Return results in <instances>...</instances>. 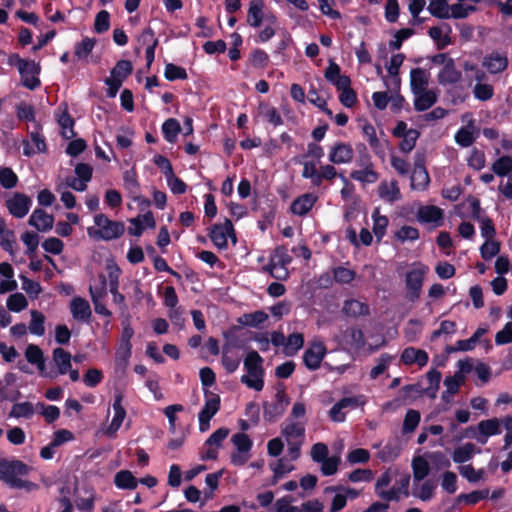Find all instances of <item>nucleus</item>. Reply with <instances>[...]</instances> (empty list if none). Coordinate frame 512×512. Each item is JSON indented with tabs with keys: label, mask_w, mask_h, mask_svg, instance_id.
Masks as SVG:
<instances>
[{
	"label": "nucleus",
	"mask_w": 512,
	"mask_h": 512,
	"mask_svg": "<svg viewBox=\"0 0 512 512\" xmlns=\"http://www.w3.org/2000/svg\"><path fill=\"white\" fill-rule=\"evenodd\" d=\"M29 472V467L21 460H0V480L10 488L33 491L38 488L36 483L21 479Z\"/></svg>",
	"instance_id": "f257e3e1"
},
{
	"label": "nucleus",
	"mask_w": 512,
	"mask_h": 512,
	"mask_svg": "<svg viewBox=\"0 0 512 512\" xmlns=\"http://www.w3.org/2000/svg\"><path fill=\"white\" fill-rule=\"evenodd\" d=\"M324 77L340 92L339 101L343 106L347 108L355 106L357 94L351 87V79L349 76L341 74L340 66L333 59L329 60V65L324 71Z\"/></svg>",
	"instance_id": "f03ea898"
},
{
	"label": "nucleus",
	"mask_w": 512,
	"mask_h": 512,
	"mask_svg": "<svg viewBox=\"0 0 512 512\" xmlns=\"http://www.w3.org/2000/svg\"><path fill=\"white\" fill-rule=\"evenodd\" d=\"M94 223L97 226L88 227L87 234L97 241H111L120 238L125 232V225L122 221L111 220L103 213L94 216Z\"/></svg>",
	"instance_id": "7ed1b4c3"
},
{
	"label": "nucleus",
	"mask_w": 512,
	"mask_h": 512,
	"mask_svg": "<svg viewBox=\"0 0 512 512\" xmlns=\"http://www.w3.org/2000/svg\"><path fill=\"white\" fill-rule=\"evenodd\" d=\"M428 270L429 268L426 265L422 263H417L411 270L406 272L405 297L408 301L414 303L420 298L425 275L427 274Z\"/></svg>",
	"instance_id": "20e7f679"
},
{
	"label": "nucleus",
	"mask_w": 512,
	"mask_h": 512,
	"mask_svg": "<svg viewBox=\"0 0 512 512\" xmlns=\"http://www.w3.org/2000/svg\"><path fill=\"white\" fill-rule=\"evenodd\" d=\"M290 399L286 394L285 386L279 384L276 388L274 400L272 402L265 401L263 403V417L269 423L275 422L286 411Z\"/></svg>",
	"instance_id": "39448f33"
},
{
	"label": "nucleus",
	"mask_w": 512,
	"mask_h": 512,
	"mask_svg": "<svg viewBox=\"0 0 512 512\" xmlns=\"http://www.w3.org/2000/svg\"><path fill=\"white\" fill-rule=\"evenodd\" d=\"M430 176L425 167V157L417 153L414 160V168L411 174V188L424 191L428 188Z\"/></svg>",
	"instance_id": "423d86ee"
},
{
	"label": "nucleus",
	"mask_w": 512,
	"mask_h": 512,
	"mask_svg": "<svg viewBox=\"0 0 512 512\" xmlns=\"http://www.w3.org/2000/svg\"><path fill=\"white\" fill-rule=\"evenodd\" d=\"M42 126L39 122H35L34 129L29 133L31 142L36 147L33 149L28 140H23V155L32 157L36 153H46L47 145L45 137L41 134Z\"/></svg>",
	"instance_id": "0eeeda50"
},
{
	"label": "nucleus",
	"mask_w": 512,
	"mask_h": 512,
	"mask_svg": "<svg viewBox=\"0 0 512 512\" xmlns=\"http://www.w3.org/2000/svg\"><path fill=\"white\" fill-rule=\"evenodd\" d=\"M326 353L327 349L323 342H314L303 354L304 365L311 371L319 369Z\"/></svg>",
	"instance_id": "6e6552de"
},
{
	"label": "nucleus",
	"mask_w": 512,
	"mask_h": 512,
	"mask_svg": "<svg viewBox=\"0 0 512 512\" xmlns=\"http://www.w3.org/2000/svg\"><path fill=\"white\" fill-rule=\"evenodd\" d=\"M354 150L349 143L336 142L329 151L328 159L335 165L347 164L352 161Z\"/></svg>",
	"instance_id": "1a4fd4ad"
},
{
	"label": "nucleus",
	"mask_w": 512,
	"mask_h": 512,
	"mask_svg": "<svg viewBox=\"0 0 512 512\" xmlns=\"http://www.w3.org/2000/svg\"><path fill=\"white\" fill-rule=\"evenodd\" d=\"M31 205V198L19 192L15 193L14 196L6 202V206L10 214L16 218L25 217L28 214Z\"/></svg>",
	"instance_id": "9d476101"
},
{
	"label": "nucleus",
	"mask_w": 512,
	"mask_h": 512,
	"mask_svg": "<svg viewBox=\"0 0 512 512\" xmlns=\"http://www.w3.org/2000/svg\"><path fill=\"white\" fill-rule=\"evenodd\" d=\"M40 65L35 63L33 60H27V65L23 68V70L18 71L21 75L22 85L29 89L35 90L41 85L40 79L37 75L40 73Z\"/></svg>",
	"instance_id": "9b49d317"
},
{
	"label": "nucleus",
	"mask_w": 512,
	"mask_h": 512,
	"mask_svg": "<svg viewBox=\"0 0 512 512\" xmlns=\"http://www.w3.org/2000/svg\"><path fill=\"white\" fill-rule=\"evenodd\" d=\"M123 401V394L122 393H116L114 396L113 401V410H114V416L112 418V421L110 425L108 426L106 430V435L108 437H113L116 432L120 429L125 417H126V410L122 405Z\"/></svg>",
	"instance_id": "f8f14e48"
},
{
	"label": "nucleus",
	"mask_w": 512,
	"mask_h": 512,
	"mask_svg": "<svg viewBox=\"0 0 512 512\" xmlns=\"http://www.w3.org/2000/svg\"><path fill=\"white\" fill-rule=\"evenodd\" d=\"M509 61L505 53L493 51L483 58L482 65L490 74L502 73L508 67Z\"/></svg>",
	"instance_id": "ddd939ff"
},
{
	"label": "nucleus",
	"mask_w": 512,
	"mask_h": 512,
	"mask_svg": "<svg viewBox=\"0 0 512 512\" xmlns=\"http://www.w3.org/2000/svg\"><path fill=\"white\" fill-rule=\"evenodd\" d=\"M461 78L462 72L456 68L453 58L449 59L437 75V81L442 86L456 84L461 80Z\"/></svg>",
	"instance_id": "4468645a"
},
{
	"label": "nucleus",
	"mask_w": 512,
	"mask_h": 512,
	"mask_svg": "<svg viewBox=\"0 0 512 512\" xmlns=\"http://www.w3.org/2000/svg\"><path fill=\"white\" fill-rule=\"evenodd\" d=\"M28 223L40 232H47L53 228L54 216L41 208H36L31 214Z\"/></svg>",
	"instance_id": "2eb2a0df"
},
{
	"label": "nucleus",
	"mask_w": 512,
	"mask_h": 512,
	"mask_svg": "<svg viewBox=\"0 0 512 512\" xmlns=\"http://www.w3.org/2000/svg\"><path fill=\"white\" fill-rule=\"evenodd\" d=\"M318 197L312 193H305L293 200L290 210L298 216H306L317 202Z\"/></svg>",
	"instance_id": "dca6fc26"
},
{
	"label": "nucleus",
	"mask_w": 512,
	"mask_h": 512,
	"mask_svg": "<svg viewBox=\"0 0 512 512\" xmlns=\"http://www.w3.org/2000/svg\"><path fill=\"white\" fill-rule=\"evenodd\" d=\"M417 220L420 223H434L435 226H441L443 210L434 205L421 206L417 211Z\"/></svg>",
	"instance_id": "f3484780"
},
{
	"label": "nucleus",
	"mask_w": 512,
	"mask_h": 512,
	"mask_svg": "<svg viewBox=\"0 0 512 512\" xmlns=\"http://www.w3.org/2000/svg\"><path fill=\"white\" fill-rule=\"evenodd\" d=\"M292 262L285 246L279 245L274 248L270 255L269 263L261 268V271H271L278 266H288Z\"/></svg>",
	"instance_id": "a211bd4d"
},
{
	"label": "nucleus",
	"mask_w": 512,
	"mask_h": 512,
	"mask_svg": "<svg viewBox=\"0 0 512 512\" xmlns=\"http://www.w3.org/2000/svg\"><path fill=\"white\" fill-rule=\"evenodd\" d=\"M72 316L77 321L88 322L92 311L89 302L82 297H74L70 303Z\"/></svg>",
	"instance_id": "6ab92c4d"
},
{
	"label": "nucleus",
	"mask_w": 512,
	"mask_h": 512,
	"mask_svg": "<svg viewBox=\"0 0 512 512\" xmlns=\"http://www.w3.org/2000/svg\"><path fill=\"white\" fill-rule=\"evenodd\" d=\"M208 236L219 250H226L228 248L226 220L224 223L211 225Z\"/></svg>",
	"instance_id": "aec40b11"
},
{
	"label": "nucleus",
	"mask_w": 512,
	"mask_h": 512,
	"mask_svg": "<svg viewBox=\"0 0 512 512\" xmlns=\"http://www.w3.org/2000/svg\"><path fill=\"white\" fill-rule=\"evenodd\" d=\"M264 1L251 0L247 11L246 22L250 27L259 28L264 21Z\"/></svg>",
	"instance_id": "412c9836"
},
{
	"label": "nucleus",
	"mask_w": 512,
	"mask_h": 512,
	"mask_svg": "<svg viewBox=\"0 0 512 512\" xmlns=\"http://www.w3.org/2000/svg\"><path fill=\"white\" fill-rule=\"evenodd\" d=\"M342 312L347 317L357 318L359 316H367L370 314L369 305L356 299L345 300Z\"/></svg>",
	"instance_id": "4be33fe9"
},
{
	"label": "nucleus",
	"mask_w": 512,
	"mask_h": 512,
	"mask_svg": "<svg viewBox=\"0 0 512 512\" xmlns=\"http://www.w3.org/2000/svg\"><path fill=\"white\" fill-rule=\"evenodd\" d=\"M204 394L205 403L198 415L212 419L214 415L220 410L221 399L218 394H214L208 390H204Z\"/></svg>",
	"instance_id": "5701e85b"
},
{
	"label": "nucleus",
	"mask_w": 512,
	"mask_h": 512,
	"mask_svg": "<svg viewBox=\"0 0 512 512\" xmlns=\"http://www.w3.org/2000/svg\"><path fill=\"white\" fill-rule=\"evenodd\" d=\"M478 431L484 439L477 438V440L479 443L484 444L488 437L499 435L501 433L500 420L498 418L482 420L478 423Z\"/></svg>",
	"instance_id": "b1692460"
},
{
	"label": "nucleus",
	"mask_w": 512,
	"mask_h": 512,
	"mask_svg": "<svg viewBox=\"0 0 512 512\" xmlns=\"http://www.w3.org/2000/svg\"><path fill=\"white\" fill-rule=\"evenodd\" d=\"M428 73L422 68H414L410 71V87L413 94H418L427 89Z\"/></svg>",
	"instance_id": "393cba45"
},
{
	"label": "nucleus",
	"mask_w": 512,
	"mask_h": 512,
	"mask_svg": "<svg viewBox=\"0 0 512 512\" xmlns=\"http://www.w3.org/2000/svg\"><path fill=\"white\" fill-rule=\"evenodd\" d=\"M359 170H352L350 172V178L361 182V183H368L372 184L378 181L379 179V173L375 171L374 164L362 166Z\"/></svg>",
	"instance_id": "a878e982"
},
{
	"label": "nucleus",
	"mask_w": 512,
	"mask_h": 512,
	"mask_svg": "<svg viewBox=\"0 0 512 512\" xmlns=\"http://www.w3.org/2000/svg\"><path fill=\"white\" fill-rule=\"evenodd\" d=\"M53 361L58 369V374L65 375L70 370L71 366V354L65 349L58 347L53 350L52 353Z\"/></svg>",
	"instance_id": "bb28decb"
},
{
	"label": "nucleus",
	"mask_w": 512,
	"mask_h": 512,
	"mask_svg": "<svg viewBox=\"0 0 512 512\" xmlns=\"http://www.w3.org/2000/svg\"><path fill=\"white\" fill-rule=\"evenodd\" d=\"M114 485L122 490H134L138 486V479L129 470H120L114 475Z\"/></svg>",
	"instance_id": "cd10ccee"
},
{
	"label": "nucleus",
	"mask_w": 512,
	"mask_h": 512,
	"mask_svg": "<svg viewBox=\"0 0 512 512\" xmlns=\"http://www.w3.org/2000/svg\"><path fill=\"white\" fill-rule=\"evenodd\" d=\"M414 108L418 112H423L431 108L437 102V95L433 90H424L414 94Z\"/></svg>",
	"instance_id": "c85d7f7f"
},
{
	"label": "nucleus",
	"mask_w": 512,
	"mask_h": 512,
	"mask_svg": "<svg viewBox=\"0 0 512 512\" xmlns=\"http://www.w3.org/2000/svg\"><path fill=\"white\" fill-rule=\"evenodd\" d=\"M379 197L389 203H394L401 199V192L398 187L397 181L393 180L390 184L383 181L378 187Z\"/></svg>",
	"instance_id": "c756f323"
},
{
	"label": "nucleus",
	"mask_w": 512,
	"mask_h": 512,
	"mask_svg": "<svg viewBox=\"0 0 512 512\" xmlns=\"http://www.w3.org/2000/svg\"><path fill=\"white\" fill-rule=\"evenodd\" d=\"M123 182L124 187L128 191L130 197H132L135 201L140 200V184L135 169H130L124 172Z\"/></svg>",
	"instance_id": "7c9ffc66"
},
{
	"label": "nucleus",
	"mask_w": 512,
	"mask_h": 512,
	"mask_svg": "<svg viewBox=\"0 0 512 512\" xmlns=\"http://www.w3.org/2000/svg\"><path fill=\"white\" fill-rule=\"evenodd\" d=\"M133 72V65L129 60H119L110 71V79L120 80L123 84L124 80Z\"/></svg>",
	"instance_id": "2f4dec72"
},
{
	"label": "nucleus",
	"mask_w": 512,
	"mask_h": 512,
	"mask_svg": "<svg viewBox=\"0 0 512 512\" xmlns=\"http://www.w3.org/2000/svg\"><path fill=\"white\" fill-rule=\"evenodd\" d=\"M263 358L259 355V353L255 350H252L247 353L244 359V368L248 374H255L258 372V375L264 373V369L262 367Z\"/></svg>",
	"instance_id": "473e14b6"
},
{
	"label": "nucleus",
	"mask_w": 512,
	"mask_h": 512,
	"mask_svg": "<svg viewBox=\"0 0 512 512\" xmlns=\"http://www.w3.org/2000/svg\"><path fill=\"white\" fill-rule=\"evenodd\" d=\"M180 132V123L175 118H169L162 124L163 137L169 143H175Z\"/></svg>",
	"instance_id": "72a5a7b5"
},
{
	"label": "nucleus",
	"mask_w": 512,
	"mask_h": 512,
	"mask_svg": "<svg viewBox=\"0 0 512 512\" xmlns=\"http://www.w3.org/2000/svg\"><path fill=\"white\" fill-rule=\"evenodd\" d=\"M304 345L302 333H292L285 341L284 353L286 356H294Z\"/></svg>",
	"instance_id": "f704fd0d"
},
{
	"label": "nucleus",
	"mask_w": 512,
	"mask_h": 512,
	"mask_svg": "<svg viewBox=\"0 0 512 512\" xmlns=\"http://www.w3.org/2000/svg\"><path fill=\"white\" fill-rule=\"evenodd\" d=\"M427 9L432 16L438 19L450 18V6L447 0H431Z\"/></svg>",
	"instance_id": "c9c22d12"
},
{
	"label": "nucleus",
	"mask_w": 512,
	"mask_h": 512,
	"mask_svg": "<svg viewBox=\"0 0 512 512\" xmlns=\"http://www.w3.org/2000/svg\"><path fill=\"white\" fill-rule=\"evenodd\" d=\"M373 228L372 231L376 236L377 240L380 241L385 233L388 226L389 220L386 216L380 215L379 208H375L372 212Z\"/></svg>",
	"instance_id": "e433bc0d"
},
{
	"label": "nucleus",
	"mask_w": 512,
	"mask_h": 512,
	"mask_svg": "<svg viewBox=\"0 0 512 512\" xmlns=\"http://www.w3.org/2000/svg\"><path fill=\"white\" fill-rule=\"evenodd\" d=\"M491 170L499 177L508 176L512 172V156L504 155L499 157L493 162Z\"/></svg>",
	"instance_id": "4c0bfd02"
},
{
	"label": "nucleus",
	"mask_w": 512,
	"mask_h": 512,
	"mask_svg": "<svg viewBox=\"0 0 512 512\" xmlns=\"http://www.w3.org/2000/svg\"><path fill=\"white\" fill-rule=\"evenodd\" d=\"M475 452V445L471 442L454 449L452 459L455 463L462 464L472 459Z\"/></svg>",
	"instance_id": "58836bf2"
},
{
	"label": "nucleus",
	"mask_w": 512,
	"mask_h": 512,
	"mask_svg": "<svg viewBox=\"0 0 512 512\" xmlns=\"http://www.w3.org/2000/svg\"><path fill=\"white\" fill-rule=\"evenodd\" d=\"M268 319V314L262 310L244 314L239 322L245 326L259 328Z\"/></svg>",
	"instance_id": "ea45409f"
},
{
	"label": "nucleus",
	"mask_w": 512,
	"mask_h": 512,
	"mask_svg": "<svg viewBox=\"0 0 512 512\" xmlns=\"http://www.w3.org/2000/svg\"><path fill=\"white\" fill-rule=\"evenodd\" d=\"M31 320L28 329L31 334L36 336H43L45 334V316L37 311H31Z\"/></svg>",
	"instance_id": "a19ab883"
},
{
	"label": "nucleus",
	"mask_w": 512,
	"mask_h": 512,
	"mask_svg": "<svg viewBox=\"0 0 512 512\" xmlns=\"http://www.w3.org/2000/svg\"><path fill=\"white\" fill-rule=\"evenodd\" d=\"M414 482L422 481L430 472L427 460L423 457H416L412 461Z\"/></svg>",
	"instance_id": "79ce46f5"
},
{
	"label": "nucleus",
	"mask_w": 512,
	"mask_h": 512,
	"mask_svg": "<svg viewBox=\"0 0 512 512\" xmlns=\"http://www.w3.org/2000/svg\"><path fill=\"white\" fill-rule=\"evenodd\" d=\"M333 279L339 284H350L356 278V272L344 266H337L332 269Z\"/></svg>",
	"instance_id": "37998d69"
},
{
	"label": "nucleus",
	"mask_w": 512,
	"mask_h": 512,
	"mask_svg": "<svg viewBox=\"0 0 512 512\" xmlns=\"http://www.w3.org/2000/svg\"><path fill=\"white\" fill-rule=\"evenodd\" d=\"M421 419L420 412L414 409H409L404 417L402 432L404 434L412 433L418 427Z\"/></svg>",
	"instance_id": "c03bdc74"
},
{
	"label": "nucleus",
	"mask_w": 512,
	"mask_h": 512,
	"mask_svg": "<svg viewBox=\"0 0 512 512\" xmlns=\"http://www.w3.org/2000/svg\"><path fill=\"white\" fill-rule=\"evenodd\" d=\"M489 496V490L483 489V490H474L470 493H461L458 495L457 500L458 502H464L468 505H475L479 503L480 501L488 498Z\"/></svg>",
	"instance_id": "a18cd8bd"
},
{
	"label": "nucleus",
	"mask_w": 512,
	"mask_h": 512,
	"mask_svg": "<svg viewBox=\"0 0 512 512\" xmlns=\"http://www.w3.org/2000/svg\"><path fill=\"white\" fill-rule=\"evenodd\" d=\"M420 137V132L417 129L410 128L408 134L404 135L399 143V149L403 153L411 152L416 146V142Z\"/></svg>",
	"instance_id": "49530a36"
},
{
	"label": "nucleus",
	"mask_w": 512,
	"mask_h": 512,
	"mask_svg": "<svg viewBox=\"0 0 512 512\" xmlns=\"http://www.w3.org/2000/svg\"><path fill=\"white\" fill-rule=\"evenodd\" d=\"M34 414V407L31 402L15 403L12 406L10 416L15 418L30 419Z\"/></svg>",
	"instance_id": "de8ad7c7"
},
{
	"label": "nucleus",
	"mask_w": 512,
	"mask_h": 512,
	"mask_svg": "<svg viewBox=\"0 0 512 512\" xmlns=\"http://www.w3.org/2000/svg\"><path fill=\"white\" fill-rule=\"evenodd\" d=\"M345 338L355 348H362L365 345L363 331L358 327H350L345 331Z\"/></svg>",
	"instance_id": "09e8293b"
},
{
	"label": "nucleus",
	"mask_w": 512,
	"mask_h": 512,
	"mask_svg": "<svg viewBox=\"0 0 512 512\" xmlns=\"http://www.w3.org/2000/svg\"><path fill=\"white\" fill-rule=\"evenodd\" d=\"M164 76L168 81L186 80L188 78L186 70L173 63H167L165 65Z\"/></svg>",
	"instance_id": "8fccbe9b"
},
{
	"label": "nucleus",
	"mask_w": 512,
	"mask_h": 512,
	"mask_svg": "<svg viewBox=\"0 0 512 512\" xmlns=\"http://www.w3.org/2000/svg\"><path fill=\"white\" fill-rule=\"evenodd\" d=\"M22 242L27 247V255L32 258L39 245V236L36 232L26 231L21 235Z\"/></svg>",
	"instance_id": "3c124183"
},
{
	"label": "nucleus",
	"mask_w": 512,
	"mask_h": 512,
	"mask_svg": "<svg viewBox=\"0 0 512 512\" xmlns=\"http://www.w3.org/2000/svg\"><path fill=\"white\" fill-rule=\"evenodd\" d=\"M7 308L12 312H21L28 306V301L22 293L11 294L7 299Z\"/></svg>",
	"instance_id": "603ef678"
},
{
	"label": "nucleus",
	"mask_w": 512,
	"mask_h": 512,
	"mask_svg": "<svg viewBox=\"0 0 512 512\" xmlns=\"http://www.w3.org/2000/svg\"><path fill=\"white\" fill-rule=\"evenodd\" d=\"M18 183V176L10 167L0 169V185L5 189H12Z\"/></svg>",
	"instance_id": "864d4df0"
},
{
	"label": "nucleus",
	"mask_w": 512,
	"mask_h": 512,
	"mask_svg": "<svg viewBox=\"0 0 512 512\" xmlns=\"http://www.w3.org/2000/svg\"><path fill=\"white\" fill-rule=\"evenodd\" d=\"M232 443L240 453H249L253 446L250 437L245 433H236L231 438Z\"/></svg>",
	"instance_id": "5fc2aeb1"
},
{
	"label": "nucleus",
	"mask_w": 512,
	"mask_h": 512,
	"mask_svg": "<svg viewBox=\"0 0 512 512\" xmlns=\"http://www.w3.org/2000/svg\"><path fill=\"white\" fill-rule=\"evenodd\" d=\"M419 230L415 227L404 225L398 231L395 232V238L404 243L406 241H416L419 239Z\"/></svg>",
	"instance_id": "6e6d98bb"
},
{
	"label": "nucleus",
	"mask_w": 512,
	"mask_h": 512,
	"mask_svg": "<svg viewBox=\"0 0 512 512\" xmlns=\"http://www.w3.org/2000/svg\"><path fill=\"white\" fill-rule=\"evenodd\" d=\"M264 373L258 375V372L255 374H246L241 376V382L245 384L248 388L254 389L256 391H261L264 387Z\"/></svg>",
	"instance_id": "4d7b16f0"
},
{
	"label": "nucleus",
	"mask_w": 512,
	"mask_h": 512,
	"mask_svg": "<svg viewBox=\"0 0 512 512\" xmlns=\"http://www.w3.org/2000/svg\"><path fill=\"white\" fill-rule=\"evenodd\" d=\"M468 166L479 171L485 167L486 156L484 151L474 147L467 160Z\"/></svg>",
	"instance_id": "13d9d810"
},
{
	"label": "nucleus",
	"mask_w": 512,
	"mask_h": 512,
	"mask_svg": "<svg viewBox=\"0 0 512 512\" xmlns=\"http://www.w3.org/2000/svg\"><path fill=\"white\" fill-rule=\"evenodd\" d=\"M110 28V13L107 10H101L97 13L94 21V30L98 34L108 31Z\"/></svg>",
	"instance_id": "bf43d9fd"
},
{
	"label": "nucleus",
	"mask_w": 512,
	"mask_h": 512,
	"mask_svg": "<svg viewBox=\"0 0 512 512\" xmlns=\"http://www.w3.org/2000/svg\"><path fill=\"white\" fill-rule=\"evenodd\" d=\"M22 281V289L29 295L30 298L35 299L42 292V287L39 282L29 279L25 275H20Z\"/></svg>",
	"instance_id": "052dcab7"
},
{
	"label": "nucleus",
	"mask_w": 512,
	"mask_h": 512,
	"mask_svg": "<svg viewBox=\"0 0 512 512\" xmlns=\"http://www.w3.org/2000/svg\"><path fill=\"white\" fill-rule=\"evenodd\" d=\"M414 33L415 32L412 28H402L398 30L394 35V40L389 42L390 50H399L402 47L403 42L410 38Z\"/></svg>",
	"instance_id": "680f3d73"
},
{
	"label": "nucleus",
	"mask_w": 512,
	"mask_h": 512,
	"mask_svg": "<svg viewBox=\"0 0 512 512\" xmlns=\"http://www.w3.org/2000/svg\"><path fill=\"white\" fill-rule=\"evenodd\" d=\"M103 372L97 368L88 369L83 375V383L90 388L98 386L103 380Z\"/></svg>",
	"instance_id": "e2e57ef3"
},
{
	"label": "nucleus",
	"mask_w": 512,
	"mask_h": 512,
	"mask_svg": "<svg viewBox=\"0 0 512 512\" xmlns=\"http://www.w3.org/2000/svg\"><path fill=\"white\" fill-rule=\"evenodd\" d=\"M500 252V243L494 240H486L480 247V254L484 260H490Z\"/></svg>",
	"instance_id": "0e129e2a"
},
{
	"label": "nucleus",
	"mask_w": 512,
	"mask_h": 512,
	"mask_svg": "<svg viewBox=\"0 0 512 512\" xmlns=\"http://www.w3.org/2000/svg\"><path fill=\"white\" fill-rule=\"evenodd\" d=\"M473 94L479 101H488L494 96V88L487 83H477L474 86Z\"/></svg>",
	"instance_id": "69168bd1"
},
{
	"label": "nucleus",
	"mask_w": 512,
	"mask_h": 512,
	"mask_svg": "<svg viewBox=\"0 0 512 512\" xmlns=\"http://www.w3.org/2000/svg\"><path fill=\"white\" fill-rule=\"evenodd\" d=\"M230 430L226 427H221L214 431L208 439L205 441L206 446L219 448L222 445V442L229 435Z\"/></svg>",
	"instance_id": "338daca9"
},
{
	"label": "nucleus",
	"mask_w": 512,
	"mask_h": 512,
	"mask_svg": "<svg viewBox=\"0 0 512 512\" xmlns=\"http://www.w3.org/2000/svg\"><path fill=\"white\" fill-rule=\"evenodd\" d=\"M95 40L89 37H85L82 41L75 44V55L79 59L86 58L93 50Z\"/></svg>",
	"instance_id": "774afa93"
}]
</instances>
